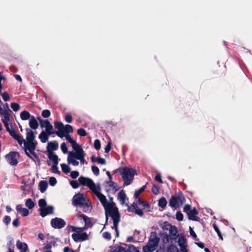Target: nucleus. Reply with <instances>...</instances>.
<instances>
[{"instance_id": "1", "label": "nucleus", "mask_w": 252, "mask_h": 252, "mask_svg": "<svg viewBox=\"0 0 252 252\" xmlns=\"http://www.w3.org/2000/svg\"><path fill=\"white\" fill-rule=\"evenodd\" d=\"M100 185L99 184H97V188L93 192L96 195L105 210L106 221L108 220V215L111 218L113 223V226H112V228L115 229L116 233V237H118V224L120 221V213L117 208H111L107 212V209L109 207L110 204L107 201L105 196L100 192Z\"/></svg>"}, {"instance_id": "2", "label": "nucleus", "mask_w": 252, "mask_h": 252, "mask_svg": "<svg viewBox=\"0 0 252 252\" xmlns=\"http://www.w3.org/2000/svg\"><path fill=\"white\" fill-rule=\"evenodd\" d=\"M72 201V204L74 206L82 208L84 212L88 213L91 211L92 206L91 202L85 194L78 193L73 196Z\"/></svg>"}, {"instance_id": "3", "label": "nucleus", "mask_w": 252, "mask_h": 252, "mask_svg": "<svg viewBox=\"0 0 252 252\" xmlns=\"http://www.w3.org/2000/svg\"><path fill=\"white\" fill-rule=\"evenodd\" d=\"M119 173L124 181V185L128 186L132 183L136 171L132 168L125 167L120 170Z\"/></svg>"}, {"instance_id": "4", "label": "nucleus", "mask_w": 252, "mask_h": 252, "mask_svg": "<svg viewBox=\"0 0 252 252\" xmlns=\"http://www.w3.org/2000/svg\"><path fill=\"white\" fill-rule=\"evenodd\" d=\"M47 205L46 201L44 199H40L38 201V205L40 207L39 209L40 215L44 217L48 214L53 213L54 207L52 206H49L46 207Z\"/></svg>"}, {"instance_id": "5", "label": "nucleus", "mask_w": 252, "mask_h": 252, "mask_svg": "<svg viewBox=\"0 0 252 252\" xmlns=\"http://www.w3.org/2000/svg\"><path fill=\"white\" fill-rule=\"evenodd\" d=\"M24 143V151L27 156L29 158H32L30 156V154H32L35 157V152L36 145L34 142L26 141L25 140L23 142Z\"/></svg>"}, {"instance_id": "6", "label": "nucleus", "mask_w": 252, "mask_h": 252, "mask_svg": "<svg viewBox=\"0 0 252 252\" xmlns=\"http://www.w3.org/2000/svg\"><path fill=\"white\" fill-rule=\"evenodd\" d=\"M78 181L81 185L88 187L92 191L97 188V185H96L90 178L81 176L79 178Z\"/></svg>"}, {"instance_id": "7", "label": "nucleus", "mask_w": 252, "mask_h": 252, "mask_svg": "<svg viewBox=\"0 0 252 252\" xmlns=\"http://www.w3.org/2000/svg\"><path fill=\"white\" fill-rule=\"evenodd\" d=\"M185 201V199L182 195L172 196L169 201V205L172 208H178L184 203Z\"/></svg>"}, {"instance_id": "8", "label": "nucleus", "mask_w": 252, "mask_h": 252, "mask_svg": "<svg viewBox=\"0 0 252 252\" xmlns=\"http://www.w3.org/2000/svg\"><path fill=\"white\" fill-rule=\"evenodd\" d=\"M159 242V238L157 236L156 232H152L147 245H148L150 247H151L154 249L156 250L158 246Z\"/></svg>"}, {"instance_id": "9", "label": "nucleus", "mask_w": 252, "mask_h": 252, "mask_svg": "<svg viewBox=\"0 0 252 252\" xmlns=\"http://www.w3.org/2000/svg\"><path fill=\"white\" fill-rule=\"evenodd\" d=\"M58 146V143L56 141L48 142L47 147V151L49 153L48 158H58L56 155H52L53 152L56 150Z\"/></svg>"}, {"instance_id": "10", "label": "nucleus", "mask_w": 252, "mask_h": 252, "mask_svg": "<svg viewBox=\"0 0 252 252\" xmlns=\"http://www.w3.org/2000/svg\"><path fill=\"white\" fill-rule=\"evenodd\" d=\"M51 225L54 228L61 229L63 228L65 225V221L59 218H55L52 219Z\"/></svg>"}, {"instance_id": "11", "label": "nucleus", "mask_w": 252, "mask_h": 252, "mask_svg": "<svg viewBox=\"0 0 252 252\" xmlns=\"http://www.w3.org/2000/svg\"><path fill=\"white\" fill-rule=\"evenodd\" d=\"M40 126L42 127H45L46 132L49 134H54L53 126L48 120H40Z\"/></svg>"}, {"instance_id": "12", "label": "nucleus", "mask_w": 252, "mask_h": 252, "mask_svg": "<svg viewBox=\"0 0 252 252\" xmlns=\"http://www.w3.org/2000/svg\"><path fill=\"white\" fill-rule=\"evenodd\" d=\"M71 237L73 240L76 242L85 241L88 239V234L86 232L73 233Z\"/></svg>"}, {"instance_id": "13", "label": "nucleus", "mask_w": 252, "mask_h": 252, "mask_svg": "<svg viewBox=\"0 0 252 252\" xmlns=\"http://www.w3.org/2000/svg\"><path fill=\"white\" fill-rule=\"evenodd\" d=\"M74 153L76 154V158H84L85 154L80 145L77 142L72 145Z\"/></svg>"}, {"instance_id": "14", "label": "nucleus", "mask_w": 252, "mask_h": 252, "mask_svg": "<svg viewBox=\"0 0 252 252\" xmlns=\"http://www.w3.org/2000/svg\"><path fill=\"white\" fill-rule=\"evenodd\" d=\"M169 237L170 238V240L171 241V243H172V241H176L178 235L177 229L175 226L169 225Z\"/></svg>"}, {"instance_id": "15", "label": "nucleus", "mask_w": 252, "mask_h": 252, "mask_svg": "<svg viewBox=\"0 0 252 252\" xmlns=\"http://www.w3.org/2000/svg\"><path fill=\"white\" fill-rule=\"evenodd\" d=\"M55 127L57 129L58 131L54 130V134H56L59 137H62V133H63L64 125L62 122H55Z\"/></svg>"}, {"instance_id": "16", "label": "nucleus", "mask_w": 252, "mask_h": 252, "mask_svg": "<svg viewBox=\"0 0 252 252\" xmlns=\"http://www.w3.org/2000/svg\"><path fill=\"white\" fill-rule=\"evenodd\" d=\"M178 243L180 247L181 252H188L186 249L187 246V240L184 237H180L179 238Z\"/></svg>"}, {"instance_id": "17", "label": "nucleus", "mask_w": 252, "mask_h": 252, "mask_svg": "<svg viewBox=\"0 0 252 252\" xmlns=\"http://www.w3.org/2000/svg\"><path fill=\"white\" fill-rule=\"evenodd\" d=\"M11 129L8 131L10 135L16 140L20 144H21L23 141H24V139L17 133L16 131L13 128L12 126H11Z\"/></svg>"}, {"instance_id": "18", "label": "nucleus", "mask_w": 252, "mask_h": 252, "mask_svg": "<svg viewBox=\"0 0 252 252\" xmlns=\"http://www.w3.org/2000/svg\"><path fill=\"white\" fill-rule=\"evenodd\" d=\"M136 201L133 202L136 208H141L143 209H147L149 208V205L145 201L140 200V198H136Z\"/></svg>"}, {"instance_id": "19", "label": "nucleus", "mask_w": 252, "mask_h": 252, "mask_svg": "<svg viewBox=\"0 0 252 252\" xmlns=\"http://www.w3.org/2000/svg\"><path fill=\"white\" fill-rule=\"evenodd\" d=\"M16 247L20 250V252H26L28 249L27 244L21 242L20 240L17 241Z\"/></svg>"}, {"instance_id": "20", "label": "nucleus", "mask_w": 252, "mask_h": 252, "mask_svg": "<svg viewBox=\"0 0 252 252\" xmlns=\"http://www.w3.org/2000/svg\"><path fill=\"white\" fill-rule=\"evenodd\" d=\"M198 214V212L195 208L192 209L187 214L189 219L192 220H197L199 218L196 217V215Z\"/></svg>"}, {"instance_id": "21", "label": "nucleus", "mask_w": 252, "mask_h": 252, "mask_svg": "<svg viewBox=\"0 0 252 252\" xmlns=\"http://www.w3.org/2000/svg\"><path fill=\"white\" fill-rule=\"evenodd\" d=\"M26 141L33 142L35 138V135L33 131L30 128H26Z\"/></svg>"}, {"instance_id": "22", "label": "nucleus", "mask_w": 252, "mask_h": 252, "mask_svg": "<svg viewBox=\"0 0 252 252\" xmlns=\"http://www.w3.org/2000/svg\"><path fill=\"white\" fill-rule=\"evenodd\" d=\"M16 210L18 212L21 213L23 217H26L29 214V211L28 209L22 208L21 204H19L17 205Z\"/></svg>"}, {"instance_id": "23", "label": "nucleus", "mask_w": 252, "mask_h": 252, "mask_svg": "<svg viewBox=\"0 0 252 252\" xmlns=\"http://www.w3.org/2000/svg\"><path fill=\"white\" fill-rule=\"evenodd\" d=\"M30 126L33 129H36L38 126V124L35 117L33 116H32L31 119L29 122Z\"/></svg>"}, {"instance_id": "24", "label": "nucleus", "mask_w": 252, "mask_h": 252, "mask_svg": "<svg viewBox=\"0 0 252 252\" xmlns=\"http://www.w3.org/2000/svg\"><path fill=\"white\" fill-rule=\"evenodd\" d=\"M49 134L48 133L44 131H42L39 135L38 138L42 143H45L48 140Z\"/></svg>"}, {"instance_id": "25", "label": "nucleus", "mask_w": 252, "mask_h": 252, "mask_svg": "<svg viewBox=\"0 0 252 252\" xmlns=\"http://www.w3.org/2000/svg\"><path fill=\"white\" fill-rule=\"evenodd\" d=\"M31 117L32 116L27 111L24 110L21 112L20 113V118L22 120L25 121L28 119L30 120Z\"/></svg>"}, {"instance_id": "26", "label": "nucleus", "mask_w": 252, "mask_h": 252, "mask_svg": "<svg viewBox=\"0 0 252 252\" xmlns=\"http://www.w3.org/2000/svg\"><path fill=\"white\" fill-rule=\"evenodd\" d=\"M48 187V183L45 181H41L39 183V188L40 191L43 193L47 189Z\"/></svg>"}, {"instance_id": "27", "label": "nucleus", "mask_w": 252, "mask_h": 252, "mask_svg": "<svg viewBox=\"0 0 252 252\" xmlns=\"http://www.w3.org/2000/svg\"><path fill=\"white\" fill-rule=\"evenodd\" d=\"M126 197V195L123 190H121L119 192L118 198L122 204H124Z\"/></svg>"}, {"instance_id": "28", "label": "nucleus", "mask_w": 252, "mask_h": 252, "mask_svg": "<svg viewBox=\"0 0 252 252\" xmlns=\"http://www.w3.org/2000/svg\"><path fill=\"white\" fill-rule=\"evenodd\" d=\"M3 116L2 121L3 124L7 123L10 122V118L9 113L7 111L3 112L1 114Z\"/></svg>"}, {"instance_id": "29", "label": "nucleus", "mask_w": 252, "mask_h": 252, "mask_svg": "<svg viewBox=\"0 0 252 252\" xmlns=\"http://www.w3.org/2000/svg\"><path fill=\"white\" fill-rule=\"evenodd\" d=\"M62 135L63 136L60 137L62 138L64 137L66 140H67L71 144V146L76 142V141L74 140L71 138L69 133H64L63 132V133H62Z\"/></svg>"}, {"instance_id": "30", "label": "nucleus", "mask_w": 252, "mask_h": 252, "mask_svg": "<svg viewBox=\"0 0 252 252\" xmlns=\"http://www.w3.org/2000/svg\"><path fill=\"white\" fill-rule=\"evenodd\" d=\"M25 205L28 209H32L34 207L35 204L31 198H28L26 201Z\"/></svg>"}, {"instance_id": "31", "label": "nucleus", "mask_w": 252, "mask_h": 252, "mask_svg": "<svg viewBox=\"0 0 252 252\" xmlns=\"http://www.w3.org/2000/svg\"><path fill=\"white\" fill-rule=\"evenodd\" d=\"M167 201L164 197H161L158 200V206L162 208H164L165 207L167 204Z\"/></svg>"}, {"instance_id": "32", "label": "nucleus", "mask_w": 252, "mask_h": 252, "mask_svg": "<svg viewBox=\"0 0 252 252\" xmlns=\"http://www.w3.org/2000/svg\"><path fill=\"white\" fill-rule=\"evenodd\" d=\"M20 157V155L19 153L17 152H10L5 156V158H19Z\"/></svg>"}, {"instance_id": "33", "label": "nucleus", "mask_w": 252, "mask_h": 252, "mask_svg": "<svg viewBox=\"0 0 252 252\" xmlns=\"http://www.w3.org/2000/svg\"><path fill=\"white\" fill-rule=\"evenodd\" d=\"M93 162H96L98 164L104 165L106 163L105 158H91Z\"/></svg>"}, {"instance_id": "34", "label": "nucleus", "mask_w": 252, "mask_h": 252, "mask_svg": "<svg viewBox=\"0 0 252 252\" xmlns=\"http://www.w3.org/2000/svg\"><path fill=\"white\" fill-rule=\"evenodd\" d=\"M73 132L72 127L69 125H66L64 126L63 132L64 133H69Z\"/></svg>"}, {"instance_id": "35", "label": "nucleus", "mask_w": 252, "mask_h": 252, "mask_svg": "<svg viewBox=\"0 0 252 252\" xmlns=\"http://www.w3.org/2000/svg\"><path fill=\"white\" fill-rule=\"evenodd\" d=\"M59 163V161L58 162H55L53 163V165L51 166V170L52 172L56 174H60V172L59 171L58 168L57 167V165Z\"/></svg>"}, {"instance_id": "36", "label": "nucleus", "mask_w": 252, "mask_h": 252, "mask_svg": "<svg viewBox=\"0 0 252 252\" xmlns=\"http://www.w3.org/2000/svg\"><path fill=\"white\" fill-rule=\"evenodd\" d=\"M61 165L62 169L64 173L67 174L70 172V169L68 165L63 163V164H62Z\"/></svg>"}, {"instance_id": "37", "label": "nucleus", "mask_w": 252, "mask_h": 252, "mask_svg": "<svg viewBox=\"0 0 252 252\" xmlns=\"http://www.w3.org/2000/svg\"><path fill=\"white\" fill-rule=\"evenodd\" d=\"M145 187L146 185L142 187L139 189L135 190L134 194V196L135 198H138L139 194L145 190Z\"/></svg>"}, {"instance_id": "38", "label": "nucleus", "mask_w": 252, "mask_h": 252, "mask_svg": "<svg viewBox=\"0 0 252 252\" xmlns=\"http://www.w3.org/2000/svg\"><path fill=\"white\" fill-rule=\"evenodd\" d=\"M167 252H179V251L176 246L170 245L167 249Z\"/></svg>"}, {"instance_id": "39", "label": "nucleus", "mask_w": 252, "mask_h": 252, "mask_svg": "<svg viewBox=\"0 0 252 252\" xmlns=\"http://www.w3.org/2000/svg\"><path fill=\"white\" fill-rule=\"evenodd\" d=\"M76 159V158H67L68 163L73 166H77L79 162Z\"/></svg>"}, {"instance_id": "40", "label": "nucleus", "mask_w": 252, "mask_h": 252, "mask_svg": "<svg viewBox=\"0 0 252 252\" xmlns=\"http://www.w3.org/2000/svg\"><path fill=\"white\" fill-rule=\"evenodd\" d=\"M80 217L82 218L85 222L86 225H89L91 223L90 219L84 214H80Z\"/></svg>"}, {"instance_id": "41", "label": "nucleus", "mask_w": 252, "mask_h": 252, "mask_svg": "<svg viewBox=\"0 0 252 252\" xmlns=\"http://www.w3.org/2000/svg\"><path fill=\"white\" fill-rule=\"evenodd\" d=\"M155 249H154L151 247L149 246L148 245H147L143 247V252H153L155 251Z\"/></svg>"}, {"instance_id": "42", "label": "nucleus", "mask_w": 252, "mask_h": 252, "mask_svg": "<svg viewBox=\"0 0 252 252\" xmlns=\"http://www.w3.org/2000/svg\"><path fill=\"white\" fill-rule=\"evenodd\" d=\"M7 162L12 166L16 165L18 163L17 158H7Z\"/></svg>"}, {"instance_id": "43", "label": "nucleus", "mask_w": 252, "mask_h": 252, "mask_svg": "<svg viewBox=\"0 0 252 252\" xmlns=\"http://www.w3.org/2000/svg\"><path fill=\"white\" fill-rule=\"evenodd\" d=\"M11 108L14 111L17 112L20 109V105L17 103L13 102L11 104Z\"/></svg>"}, {"instance_id": "44", "label": "nucleus", "mask_w": 252, "mask_h": 252, "mask_svg": "<svg viewBox=\"0 0 252 252\" xmlns=\"http://www.w3.org/2000/svg\"><path fill=\"white\" fill-rule=\"evenodd\" d=\"M94 146L96 150H99L101 147V143L98 139H95L94 143Z\"/></svg>"}, {"instance_id": "45", "label": "nucleus", "mask_w": 252, "mask_h": 252, "mask_svg": "<svg viewBox=\"0 0 252 252\" xmlns=\"http://www.w3.org/2000/svg\"><path fill=\"white\" fill-rule=\"evenodd\" d=\"M41 115L43 117L47 118L50 117L51 113L49 110H44L42 112Z\"/></svg>"}, {"instance_id": "46", "label": "nucleus", "mask_w": 252, "mask_h": 252, "mask_svg": "<svg viewBox=\"0 0 252 252\" xmlns=\"http://www.w3.org/2000/svg\"><path fill=\"white\" fill-rule=\"evenodd\" d=\"M70 185L73 189H77L79 187V184L76 181L71 180L70 181Z\"/></svg>"}, {"instance_id": "47", "label": "nucleus", "mask_w": 252, "mask_h": 252, "mask_svg": "<svg viewBox=\"0 0 252 252\" xmlns=\"http://www.w3.org/2000/svg\"><path fill=\"white\" fill-rule=\"evenodd\" d=\"M58 159L59 158H49L47 163L48 165L52 166L54 162H58L59 161Z\"/></svg>"}, {"instance_id": "48", "label": "nucleus", "mask_w": 252, "mask_h": 252, "mask_svg": "<svg viewBox=\"0 0 252 252\" xmlns=\"http://www.w3.org/2000/svg\"><path fill=\"white\" fill-rule=\"evenodd\" d=\"M77 133L81 136H85L87 135L85 130L83 128H79L77 130Z\"/></svg>"}, {"instance_id": "49", "label": "nucleus", "mask_w": 252, "mask_h": 252, "mask_svg": "<svg viewBox=\"0 0 252 252\" xmlns=\"http://www.w3.org/2000/svg\"><path fill=\"white\" fill-rule=\"evenodd\" d=\"M214 228L215 230V231L217 233L218 236L220 237V238L221 240H222V237L221 235L220 232V230L217 225L216 224H213Z\"/></svg>"}, {"instance_id": "50", "label": "nucleus", "mask_w": 252, "mask_h": 252, "mask_svg": "<svg viewBox=\"0 0 252 252\" xmlns=\"http://www.w3.org/2000/svg\"><path fill=\"white\" fill-rule=\"evenodd\" d=\"M61 149L64 154H66L67 153V148L66 144L64 142L61 144Z\"/></svg>"}, {"instance_id": "51", "label": "nucleus", "mask_w": 252, "mask_h": 252, "mask_svg": "<svg viewBox=\"0 0 252 252\" xmlns=\"http://www.w3.org/2000/svg\"><path fill=\"white\" fill-rule=\"evenodd\" d=\"M176 218L177 220L181 221L183 220V215L181 212H177L176 214Z\"/></svg>"}, {"instance_id": "52", "label": "nucleus", "mask_w": 252, "mask_h": 252, "mask_svg": "<svg viewBox=\"0 0 252 252\" xmlns=\"http://www.w3.org/2000/svg\"><path fill=\"white\" fill-rule=\"evenodd\" d=\"M49 181V184L51 186H54L57 183L56 179L53 177H50Z\"/></svg>"}, {"instance_id": "53", "label": "nucleus", "mask_w": 252, "mask_h": 252, "mask_svg": "<svg viewBox=\"0 0 252 252\" xmlns=\"http://www.w3.org/2000/svg\"><path fill=\"white\" fill-rule=\"evenodd\" d=\"M92 170L94 174L97 176L99 174V170L97 167L95 166H92Z\"/></svg>"}, {"instance_id": "54", "label": "nucleus", "mask_w": 252, "mask_h": 252, "mask_svg": "<svg viewBox=\"0 0 252 252\" xmlns=\"http://www.w3.org/2000/svg\"><path fill=\"white\" fill-rule=\"evenodd\" d=\"M143 208H136L135 209V213L138 215V216H139L140 217H142L143 216V213L142 211V209Z\"/></svg>"}, {"instance_id": "55", "label": "nucleus", "mask_w": 252, "mask_h": 252, "mask_svg": "<svg viewBox=\"0 0 252 252\" xmlns=\"http://www.w3.org/2000/svg\"><path fill=\"white\" fill-rule=\"evenodd\" d=\"M65 121L68 123H71L72 121V117L69 114H66L64 117Z\"/></svg>"}, {"instance_id": "56", "label": "nucleus", "mask_w": 252, "mask_h": 252, "mask_svg": "<svg viewBox=\"0 0 252 252\" xmlns=\"http://www.w3.org/2000/svg\"><path fill=\"white\" fill-rule=\"evenodd\" d=\"M127 252H139V251L134 246L131 245L129 246Z\"/></svg>"}, {"instance_id": "57", "label": "nucleus", "mask_w": 252, "mask_h": 252, "mask_svg": "<svg viewBox=\"0 0 252 252\" xmlns=\"http://www.w3.org/2000/svg\"><path fill=\"white\" fill-rule=\"evenodd\" d=\"M70 177L73 179L77 178L79 176V172L77 171H73L70 173Z\"/></svg>"}, {"instance_id": "58", "label": "nucleus", "mask_w": 252, "mask_h": 252, "mask_svg": "<svg viewBox=\"0 0 252 252\" xmlns=\"http://www.w3.org/2000/svg\"><path fill=\"white\" fill-rule=\"evenodd\" d=\"M111 142H108L107 145L105 146L104 148V152L106 153H108L111 150Z\"/></svg>"}, {"instance_id": "59", "label": "nucleus", "mask_w": 252, "mask_h": 252, "mask_svg": "<svg viewBox=\"0 0 252 252\" xmlns=\"http://www.w3.org/2000/svg\"><path fill=\"white\" fill-rule=\"evenodd\" d=\"M10 221H11V218L9 216H5L4 217L3 221L6 225L10 223Z\"/></svg>"}, {"instance_id": "60", "label": "nucleus", "mask_w": 252, "mask_h": 252, "mask_svg": "<svg viewBox=\"0 0 252 252\" xmlns=\"http://www.w3.org/2000/svg\"><path fill=\"white\" fill-rule=\"evenodd\" d=\"M126 205L127 206V210L129 212H133L135 210V205L133 203L131 206H129L127 204H126Z\"/></svg>"}, {"instance_id": "61", "label": "nucleus", "mask_w": 252, "mask_h": 252, "mask_svg": "<svg viewBox=\"0 0 252 252\" xmlns=\"http://www.w3.org/2000/svg\"><path fill=\"white\" fill-rule=\"evenodd\" d=\"M2 96L3 100L5 101H7L9 100V95L6 92L3 93L2 94Z\"/></svg>"}, {"instance_id": "62", "label": "nucleus", "mask_w": 252, "mask_h": 252, "mask_svg": "<svg viewBox=\"0 0 252 252\" xmlns=\"http://www.w3.org/2000/svg\"><path fill=\"white\" fill-rule=\"evenodd\" d=\"M152 191L154 194H157L159 192L158 188L156 186L153 185L152 188Z\"/></svg>"}, {"instance_id": "63", "label": "nucleus", "mask_w": 252, "mask_h": 252, "mask_svg": "<svg viewBox=\"0 0 252 252\" xmlns=\"http://www.w3.org/2000/svg\"><path fill=\"white\" fill-rule=\"evenodd\" d=\"M103 237L107 240H110L111 238V234L108 232H104L103 233Z\"/></svg>"}, {"instance_id": "64", "label": "nucleus", "mask_w": 252, "mask_h": 252, "mask_svg": "<svg viewBox=\"0 0 252 252\" xmlns=\"http://www.w3.org/2000/svg\"><path fill=\"white\" fill-rule=\"evenodd\" d=\"M191 209L190 206L188 204L186 205L184 207V211L187 214H188Z\"/></svg>"}]
</instances>
